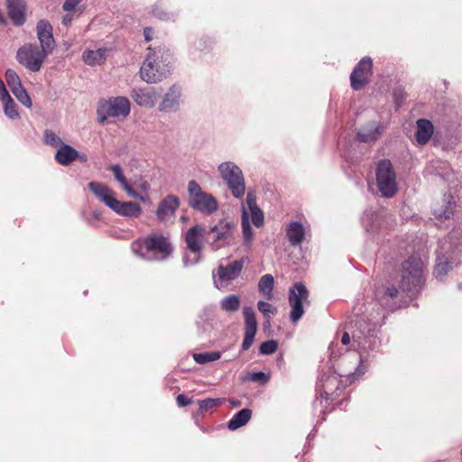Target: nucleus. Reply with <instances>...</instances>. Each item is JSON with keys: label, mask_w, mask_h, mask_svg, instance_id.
I'll return each instance as SVG.
<instances>
[{"label": "nucleus", "mask_w": 462, "mask_h": 462, "mask_svg": "<svg viewBox=\"0 0 462 462\" xmlns=\"http://www.w3.org/2000/svg\"><path fill=\"white\" fill-rule=\"evenodd\" d=\"M451 268L452 265L448 258L445 255H439L434 269V275L437 279L441 280Z\"/></svg>", "instance_id": "35"}, {"label": "nucleus", "mask_w": 462, "mask_h": 462, "mask_svg": "<svg viewBox=\"0 0 462 462\" xmlns=\"http://www.w3.org/2000/svg\"><path fill=\"white\" fill-rule=\"evenodd\" d=\"M8 14L15 25L25 22V3L23 0H7Z\"/></svg>", "instance_id": "22"}, {"label": "nucleus", "mask_w": 462, "mask_h": 462, "mask_svg": "<svg viewBox=\"0 0 462 462\" xmlns=\"http://www.w3.org/2000/svg\"><path fill=\"white\" fill-rule=\"evenodd\" d=\"M5 80L11 90L22 86V82L19 76L14 70L11 69H8L5 71Z\"/></svg>", "instance_id": "40"}, {"label": "nucleus", "mask_w": 462, "mask_h": 462, "mask_svg": "<svg viewBox=\"0 0 462 462\" xmlns=\"http://www.w3.org/2000/svg\"><path fill=\"white\" fill-rule=\"evenodd\" d=\"M206 233L205 227L201 225H195L186 232L185 241L187 247L193 256L191 258L188 254L184 256L183 263L185 266L195 264L199 261L200 252L202 250V239Z\"/></svg>", "instance_id": "8"}, {"label": "nucleus", "mask_w": 462, "mask_h": 462, "mask_svg": "<svg viewBox=\"0 0 462 462\" xmlns=\"http://www.w3.org/2000/svg\"><path fill=\"white\" fill-rule=\"evenodd\" d=\"M107 48H99L96 51L86 50L82 53L83 61L91 67L101 65L105 62L108 53Z\"/></svg>", "instance_id": "24"}, {"label": "nucleus", "mask_w": 462, "mask_h": 462, "mask_svg": "<svg viewBox=\"0 0 462 462\" xmlns=\"http://www.w3.org/2000/svg\"><path fill=\"white\" fill-rule=\"evenodd\" d=\"M70 21H71V17H70L69 15H67V16H65V17L63 18L62 23H63L65 25H67V24H69V23H70Z\"/></svg>", "instance_id": "56"}, {"label": "nucleus", "mask_w": 462, "mask_h": 462, "mask_svg": "<svg viewBox=\"0 0 462 462\" xmlns=\"http://www.w3.org/2000/svg\"><path fill=\"white\" fill-rule=\"evenodd\" d=\"M179 207L180 199L174 195H168L159 203L156 217L161 222H166L174 217Z\"/></svg>", "instance_id": "17"}, {"label": "nucleus", "mask_w": 462, "mask_h": 462, "mask_svg": "<svg viewBox=\"0 0 462 462\" xmlns=\"http://www.w3.org/2000/svg\"><path fill=\"white\" fill-rule=\"evenodd\" d=\"M360 337H361V336H359V335H356V334L353 335L354 341H358V339H360Z\"/></svg>", "instance_id": "57"}, {"label": "nucleus", "mask_w": 462, "mask_h": 462, "mask_svg": "<svg viewBox=\"0 0 462 462\" xmlns=\"http://www.w3.org/2000/svg\"><path fill=\"white\" fill-rule=\"evenodd\" d=\"M245 263V258L233 261L229 264L217 267V276L222 282H230L236 280L241 273Z\"/></svg>", "instance_id": "18"}, {"label": "nucleus", "mask_w": 462, "mask_h": 462, "mask_svg": "<svg viewBox=\"0 0 462 462\" xmlns=\"http://www.w3.org/2000/svg\"><path fill=\"white\" fill-rule=\"evenodd\" d=\"M380 316L381 313L378 312L377 316H373L369 318V322L367 324H365V321L363 319L358 320L357 324L361 329L360 334L364 336L370 335V333L373 332L375 329L376 326L378 325Z\"/></svg>", "instance_id": "36"}, {"label": "nucleus", "mask_w": 462, "mask_h": 462, "mask_svg": "<svg viewBox=\"0 0 462 462\" xmlns=\"http://www.w3.org/2000/svg\"><path fill=\"white\" fill-rule=\"evenodd\" d=\"M225 400L224 399H212L208 398L199 402V410L202 412L208 411L215 407L219 406Z\"/></svg>", "instance_id": "42"}, {"label": "nucleus", "mask_w": 462, "mask_h": 462, "mask_svg": "<svg viewBox=\"0 0 462 462\" xmlns=\"http://www.w3.org/2000/svg\"><path fill=\"white\" fill-rule=\"evenodd\" d=\"M176 402L180 407H185L191 403V401L183 393L177 396Z\"/></svg>", "instance_id": "49"}, {"label": "nucleus", "mask_w": 462, "mask_h": 462, "mask_svg": "<svg viewBox=\"0 0 462 462\" xmlns=\"http://www.w3.org/2000/svg\"><path fill=\"white\" fill-rule=\"evenodd\" d=\"M97 114L100 123H104L108 117L125 118L130 114V101L125 97H111L101 101Z\"/></svg>", "instance_id": "6"}, {"label": "nucleus", "mask_w": 462, "mask_h": 462, "mask_svg": "<svg viewBox=\"0 0 462 462\" xmlns=\"http://www.w3.org/2000/svg\"><path fill=\"white\" fill-rule=\"evenodd\" d=\"M147 187H148V184H147V183H145V184H143V189H147Z\"/></svg>", "instance_id": "58"}, {"label": "nucleus", "mask_w": 462, "mask_h": 462, "mask_svg": "<svg viewBox=\"0 0 462 462\" xmlns=\"http://www.w3.org/2000/svg\"><path fill=\"white\" fill-rule=\"evenodd\" d=\"M8 92L5 88V86L3 80L0 79V98L8 97Z\"/></svg>", "instance_id": "51"}, {"label": "nucleus", "mask_w": 462, "mask_h": 462, "mask_svg": "<svg viewBox=\"0 0 462 462\" xmlns=\"http://www.w3.org/2000/svg\"><path fill=\"white\" fill-rule=\"evenodd\" d=\"M49 55L37 45L25 44L18 49L16 60L27 69L37 72L41 70L44 60Z\"/></svg>", "instance_id": "7"}, {"label": "nucleus", "mask_w": 462, "mask_h": 462, "mask_svg": "<svg viewBox=\"0 0 462 462\" xmlns=\"http://www.w3.org/2000/svg\"><path fill=\"white\" fill-rule=\"evenodd\" d=\"M251 379L254 382L266 381V375L263 372H256L251 375Z\"/></svg>", "instance_id": "50"}, {"label": "nucleus", "mask_w": 462, "mask_h": 462, "mask_svg": "<svg viewBox=\"0 0 462 462\" xmlns=\"http://www.w3.org/2000/svg\"><path fill=\"white\" fill-rule=\"evenodd\" d=\"M310 292L306 286L299 282L289 291V304L291 308L290 319L291 322H298L304 314L303 304H310Z\"/></svg>", "instance_id": "9"}, {"label": "nucleus", "mask_w": 462, "mask_h": 462, "mask_svg": "<svg viewBox=\"0 0 462 462\" xmlns=\"http://www.w3.org/2000/svg\"><path fill=\"white\" fill-rule=\"evenodd\" d=\"M82 0H65L62 8L66 12L73 11Z\"/></svg>", "instance_id": "48"}, {"label": "nucleus", "mask_w": 462, "mask_h": 462, "mask_svg": "<svg viewBox=\"0 0 462 462\" xmlns=\"http://www.w3.org/2000/svg\"><path fill=\"white\" fill-rule=\"evenodd\" d=\"M242 231L244 245L249 248L253 243L254 233L249 222V216L245 206L242 207Z\"/></svg>", "instance_id": "31"}, {"label": "nucleus", "mask_w": 462, "mask_h": 462, "mask_svg": "<svg viewBox=\"0 0 462 462\" xmlns=\"http://www.w3.org/2000/svg\"><path fill=\"white\" fill-rule=\"evenodd\" d=\"M110 208L121 216L129 217H138L142 213V208L137 203L132 201L121 202L116 199Z\"/></svg>", "instance_id": "21"}, {"label": "nucleus", "mask_w": 462, "mask_h": 462, "mask_svg": "<svg viewBox=\"0 0 462 462\" xmlns=\"http://www.w3.org/2000/svg\"><path fill=\"white\" fill-rule=\"evenodd\" d=\"M143 35L146 42H150L152 37V30L151 28H145L143 31Z\"/></svg>", "instance_id": "52"}, {"label": "nucleus", "mask_w": 462, "mask_h": 462, "mask_svg": "<svg viewBox=\"0 0 462 462\" xmlns=\"http://www.w3.org/2000/svg\"><path fill=\"white\" fill-rule=\"evenodd\" d=\"M254 334L245 333V337L242 343V349L248 350L254 343Z\"/></svg>", "instance_id": "46"}, {"label": "nucleus", "mask_w": 462, "mask_h": 462, "mask_svg": "<svg viewBox=\"0 0 462 462\" xmlns=\"http://www.w3.org/2000/svg\"><path fill=\"white\" fill-rule=\"evenodd\" d=\"M218 171L232 195L242 198L245 192V182L241 169L232 162H225L218 165Z\"/></svg>", "instance_id": "4"}, {"label": "nucleus", "mask_w": 462, "mask_h": 462, "mask_svg": "<svg viewBox=\"0 0 462 462\" xmlns=\"http://www.w3.org/2000/svg\"><path fill=\"white\" fill-rule=\"evenodd\" d=\"M373 60L370 57L363 58L354 68L350 81L351 87L355 90H359L369 82V77L372 73Z\"/></svg>", "instance_id": "11"}, {"label": "nucleus", "mask_w": 462, "mask_h": 462, "mask_svg": "<svg viewBox=\"0 0 462 462\" xmlns=\"http://www.w3.org/2000/svg\"><path fill=\"white\" fill-rule=\"evenodd\" d=\"M274 286V279L272 274H264L260 278V281L258 282V290L267 300H272L273 295V290Z\"/></svg>", "instance_id": "32"}, {"label": "nucleus", "mask_w": 462, "mask_h": 462, "mask_svg": "<svg viewBox=\"0 0 462 462\" xmlns=\"http://www.w3.org/2000/svg\"><path fill=\"white\" fill-rule=\"evenodd\" d=\"M37 37L41 43V48L42 51L51 54L55 47V41L52 34V26L51 24L45 20H41L37 23Z\"/></svg>", "instance_id": "15"}, {"label": "nucleus", "mask_w": 462, "mask_h": 462, "mask_svg": "<svg viewBox=\"0 0 462 462\" xmlns=\"http://www.w3.org/2000/svg\"><path fill=\"white\" fill-rule=\"evenodd\" d=\"M454 202L450 198L444 199L441 204L433 208V215L436 218H449L453 215Z\"/></svg>", "instance_id": "30"}, {"label": "nucleus", "mask_w": 462, "mask_h": 462, "mask_svg": "<svg viewBox=\"0 0 462 462\" xmlns=\"http://www.w3.org/2000/svg\"><path fill=\"white\" fill-rule=\"evenodd\" d=\"M241 306V300L239 296L236 294H230L223 298L220 301V308L226 312H236Z\"/></svg>", "instance_id": "34"}, {"label": "nucleus", "mask_w": 462, "mask_h": 462, "mask_svg": "<svg viewBox=\"0 0 462 462\" xmlns=\"http://www.w3.org/2000/svg\"><path fill=\"white\" fill-rule=\"evenodd\" d=\"M382 128L375 125V123H370L363 127L358 133L357 136L359 141L368 143L375 141L382 134Z\"/></svg>", "instance_id": "28"}, {"label": "nucleus", "mask_w": 462, "mask_h": 462, "mask_svg": "<svg viewBox=\"0 0 462 462\" xmlns=\"http://www.w3.org/2000/svg\"><path fill=\"white\" fill-rule=\"evenodd\" d=\"M77 159H79V160L80 162H87L88 157H87V155H86V154H84V153H79V156H78V158H77Z\"/></svg>", "instance_id": "54"}, {"label": "nucleus", "mask_w": 462, "mask_h": 462, "mask_svg": "<svg viewBox=\"0 0 462 462\" xmlns=\"http://www.w3.org/2000/svg\"><path fill=\"white\" fill-rule=\"evenodd\" d=\"M245 317V333L256 334L257 320L254 310L251 307H245L243 310Z\"/></svg>", "instance_id": "33"}, {"label": "nucleus", "mask_w": 462, "mask_h": 462, "mask_svg": "<svg viewBox=\"0 0 462 462\" xmlns=\"http://www.w3.org/2000/svg\"><path fill=\"white\" fill-rule=\"evenodd\" d=\"M189 206L205 215H211L218 208L217 199L202 190L196 180H190L188 184Z\"/></svg>", "instance_id": "2"}, {"label": "nucleus", "mask_w": 462, "mask_h": 462, "mask_svg": "<svg viewBox=\"0 0 462 462\" xmlns=\"http://www.w3.org/2000/svg\"><path fill=\"white\" fill-rule=\"evenodd\" d=\"M277 342L275 340H267L261 344L259 351L262 355H271L277 350Z\"/></svg>", "instance_id": "45"}, {"label": "nucleus", "mask_w": 462, "mask_h": 462, "mask_svg": "<svg viewBox=\"0 0 462 462\" xmlns=\"http://www.w3.org/2000/svg\"><path fill=\"white\" fill-rule=\"evenodd\" d=\"M82 0H65L62 8L66 12L73 11Z\"/></svg>", "instance_id": "47"}, {"label": "nucleus", "mask_w": 462, "mask_h": 462, "mask_svg": "<svg viewBox=\"0 0 462 462\" xmlns=\"http://www.w3.org/2000/svg\"><path fill=\"white\" fill-rule=\"evenodd\" d=\"M376 182L381 195L392 198L397 192L396 174L389 160L381 161L376 169Z\"/></svg>", "instance_id": "5"}, {"label": "nucleus", "mask_w": 462, "mask_h": 462, "mask_svg": "<svg viewBox=\"0 0 462 462\" xmlns=\"http://www.w3.org/2000/svg\"><path fill=\"white\" fill-rule=\"evenodd\" d=\"M4 103V111L5 116L10 119H16L19 116L17 107L14 101L12 99L10 95L6 97L0 98Z\"/></svg>", "instance_id": "37"}, {"label": "nucleus", "mask_w": 462, "mask_h": 462, "mask_svg": "<svg viewBox=\"0 0 462 462\" xmlns=\"http://www.w3.org/2000/svg\"><path fill=\"white\" fill-rule=\"evenodd\" d=\"M423 262L416 255L402 263L401 288L410 296L417 292L423 283Z\"/></svg>", "instance_id": "1"}, {"label": "nucleus", "mask_w": 462, "mask_h": 462, "mask_svg": "<svg viewBox=\"0 0 462 462\" xmlns=\"http://www.w3.org/2000/svg\"><path fill=\"white\" fill-rule=\"evenodd\" d=\"M245 206L247 213L251 214L252 222L256 227H260L263 224V213L261 208L256 204V195L254 191H248L246 195L245 203L242 205Z\"/></svg>", "instance_id": "20"}, {"label": "nucleus", "mask_w": 462, "mask_h": 462, "mask_svg": "<svg viewBox=\"0 0 462 462\" xmlns=\"http://www.w3.org/2000/svg\"><path fill=\"white\" fill-rule=\"evenodd\" d=\"M181 103V88L177 85H172L163 95L159 104L158 110L162 113L169 114L177 112Z\"/></svg>", "instance_id": "14"}, {"label": "nucleus", "mask_w": 462, "mask_h": 462, "mask_svg": "<svg viewBox=\"0 0 462 462\" xmlns=\"http://www.w3.org/2000/svg\"><path fill=\"white\" fill-rule=\"evenodd\" d=\"M350 340H351L350 335L347 332H344L342 338H341V343L343 345H348L350 343Z\"/></svg>", "instance_id": "53"}, {"label": "nucleus", "mask_w": 462, "mask_h": 462, "mask_svg": "<svg viewBox=\"0 0 462 462\" xmlns=\"http://www.w3.org/2000/svg\"><path fill=\"white\" fill-rule=\"evenodd\" d=\"M194 360L200 365L207 364L208 362L216 361L220 358L219 352H208V353H198L193 355Z\"/></svg>", "instance_id": "38"}, {"label": "nucleus", "mask_w": 462, "mask_h": 462, "mask_svg": "<svg viewBox=\"0 0 462 462\" xmlns=\"http://www.w3.org/2000/svg\"><path fill=\"white\" fill-rule=\"evenodd\" d=\"M131 97L139 106L152 108L161 97V91L156 88H134Z\"/></svg>", "instance_id": "13"}, {"label": "nucleus", "mask_w": 462, "mask_h": 462, "mask_svg": "<svg viewBox=\"0 0 462 462\" xmlns=\"http://www.w3.org/2000/svg\"><path fill=\"white\" fill-rule=\"evenodd\" d=\"M88 187L98 200L103 202L109 208H111L112 204L116 199L115 192L113 191V189H111L106 184L97 181L89 182L88 184Z\"/></svg>", "instance_id": "19"}, {"label": "nucleus", "mask_w": 462, "mask_h": 462, "mask_svg": "<svg viewBox=\"0 0 462 462\" xmlns=\"http://www.w3.org/2000/svg\"><path fill=\"white\" fill-rule=\"evenodd\" d=\"M144 244L148 252L157 254V255L152 258L154 260L163 261L172 251L167 237L162 235H151L145 239Z\"/></svg>", "instance_id": "12"}, {"label": "nucleus", "mask_w": 462, "mask_h": 462, "mask_svg": "<svg viewBox=\"0 0 462 462\" xmlns=\"http://www.w3.org/2000/svg\"><path fill=\"white\" fill-rule=\"evenodd\" d=\"M433 125L430 120L419 119L417 121V131L415 134L416 141L420 144L427 143L433 134Z\"/></svg>", "instance_id": "25"}, {"label": "nucleus", "mask_w": 462, "mask_h": 462, "mask_svg": "<svg viewBox=\"0 0 462 462\" xmlns=\"http://www.w3.org/2000/svg\"><path fill=\"white\" fill-rule=\"evenodd\" d=\"M251 416L252 411L250 409H242L236 414H235L233 418L228 421V429L230 430H236L245 426L251 419Z\"/></svg>", "instance_id": "29"}, {"label": "nucleus", "mask_w": 462, "mask_h": 462, "mask_svg": "<svg viewBox=\"0 0 462 462\" xmlns=\"http://www.w3.org/2000/svg\"><path fill=\"white\" fill-rule=\"evenodd\" d=\"M109 170L112 171L115 179L118 181L123 189L127 193L129 197L138 198L137 192L132 188L128 180L124 175L123 169L119 164H113L109 167Z\"/></svg>", "instance_id": "27"}, {"label": "nucleus", "mask_w": 462, "mask_h": 462, "mask_svg": "<svg viewBox=\"0 0 462 462\" xmlns=\"http://www.w3.org/2000/svg\"><path fill=\"white\" fill-rule=\"evenodd\" d=\"M236 225L228 219L218 220L207 234L210 239V246L214 251L230 245L235 239Z\"/></svg>", "instance_id": "3"}, {"label": "nucleus", "mask_w": 462, "mask_h": 462, "mask_svg": "<svg viewBox=\"0 0 462 462\" xmlns=\"http://www.w3.org/2000/svg\"><path fill=\"white\" fill-rule=\"evenodd\" d=\"M4 21L5 20H4L3 16H2V14H0V22L3 23Z\"/></svg>", "instance_id": "59"}, {"label": "nucleus", "mask_w": 462, "mask_h": 462, "mask_svg": "<svg viewBox=\"0 0 462 462\" xmlns=\"http://www.w3.org/2000/svg\"><path fill=\"white\" fill-rule=\"evenodd\" d=\"M79 156V152L69 144H62L55 154L56 161L64 166L71 164Z\"/></svg>", "instance_id": "26"}, {"label": "nucleus", "mask_w": 462, "mask_h": 462, "mask_svg": "<svg viewBox=\"0 0 462 462\" xmlns=\"http://www.w3.org/2000/svg\"><path fill=\"white\" fill-rule=\"evenodd\" d=\"M229 402L232 405V407H238L241 404L239 401L236 400H229Z\"/></svg>", "instance_id": "55"}, {"label": "nucleus", "mask_w": 462, "mask_h": 462, "mask_svg": "<svg viewBox=\"0 0 462 462\" xmlns=\"http://www.w3.org/2000/svg\"><path fill=\"white\" fill-rule=\"evenodd\" d=\"M287 238L291 245L296 247L301 245L305 238V229L300 222L290 223L286 230Z\"/></svg>", "instance_id": "23"}, {"label": "nucleus", "mask_w": 462, "mask_h": 462, "mask_svg": "<svg viewBox=\"0 0 462 462\" xmlns=\"http://www.w3.org/2000/svg\"><path fill=\"white\" fill-rule=\"evenodd\" d=\"M152 14L155 17L164 21L171 20L175 16L173 14L167 13L162 5H155Z\"/></svg>", "instance_id": "44"}, {"label": "nucleus", "mask_w": 462, "mask_h": 462, "mask_svg": "<svg viewBox=\"0 0 462 462\" xmlns=\"http://www.w3.org/2000/svg\"><path fill=\"white\" fill-rule=\"evenodd\" d=\"M13 94L16 97V98L26 107L32 106V100L25 90V88L22 86L12 89Z\"/></svg>", "instance_id": "39"}, {"label": "nucleus", "mask_w": 462, "mask_h": 462, "mask_svg": "<svg viewBox=\"0 0 462 462\" xmlns=\"http://www.w3.org/2000/svg\"><path fill=\"white\" fill-rule=\"evenodd\" d=\"M140 76L149 84L160 82L166 77V71L160 69L155 51L151 49L141 67Z\"/></svg>", "instance_id": "10"}, {"label": "nucleus", "mask_w": 462, "mask_h": 462, "mask_svg": "<svg viewBox=\"0 0 462 462\" xmlns=\"http://www.w3.org/2000/svg\"><path fill=\"white\" fill-rule=\"evenodd\" d=\"M257 308L266 319H270V315H275L277 313V309L266 301H258Z\"/></svg>", "instance_id": "43"}, {"label": "nucleus", "mask_w": 462, "mask_h": 462, "mask_svg": "<svg viewBox=\"0 0 462 462\" xmlns=\"http://www.w3.org/2000/svg\"><path fill=\"white\" fill-rule=\"evenodd\" d=\"M44 141L47 144L53 147H60L64 143L62 140L51 130H46L43 134Z\"/></svg>", "instance_id": "41"}, {"label": "nucleus", "mask_w": 462, "mask_h": 462, "mask_svg": "<svg viewBox=\"0 0 462 462\" xmlns=\"http://www.w3.org/2000/svg\"><path fill=\"white\" fill-rule=\"evenodd\" d=\"M458 288L461 290L462 289V284H458Z\"/></svg>", "instance_id": "60"}, {"label": "nucleus", "mask_w": 462, "mask_h": 462, "mask_svg": "<svg viewBox=\"0 0 462 462\" xmlns=\"http://www.w3.org/2000/svg\"><path fill=\"white\" fill-rule=\"evenodd\" d=\"M399 293L400 291L395 286L387 285L377 287L374 295L381 307L393 310L397 308L395 299Z\"/></svg>", "instance_id": "16"}]
</instances>
